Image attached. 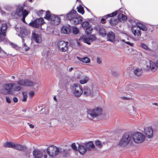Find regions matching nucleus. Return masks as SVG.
<instances>
[{
    "label": "nucleus",
    "mask_w": 158,
    "mask_h": 158,
    "mask_svg": "<svg viewBox=\"0 0 158 158\" xmlns=\"http://www.w3.org/2000/svg\"><path fill=\"white\" fill-rule=\"evenodd\" d=\"M83 21V18L81 16H77V15L71 21V23L74 25H77L81 24Z\"/></svg>",
    "instance_id": "16"
},
{
    "label": "nucleus",
    "mask_w": 158,
    "mask_h": 158,
    "mask_svg": "<svg viewBox=\"0 0 158 158\" xmlns=\"http://www.w3.org/2000/svg\"><path fill=\"white\" fill-rule=\"evenodd\" d=\"M125 44L130 45L131 47H133L134 45V44L131 43L129 41H127L125 42Z\"/></svg>",
    "instance_id": "54"
},
{
    "label": "nucleus",
    "mask_w": 158,
    "mask_h": 158,
    "mask_svg": "<svg viewBox=\"0 0 158 158\" xmlns=\"http://www.w3.org/2000/svg\"><path fill=\"white\" fill-rule=\"evenodd\" d=\"M117 11H115L114 12H113L110 14H108L106 15V16L108 17H114L117 15Z\"/></svg>",
    "instance_id": "45"
},
{
    "label": "nucleus",
    "mask_w": 158,
    "mask_h": 158,
    "mask_svg": "<svg viewBox=\"0 0 158 158\" xmlns=\"http://www.w3.org/2000/svg\"><path fill=\"white\" fill-rule=\"evenodd\" d=\"M107 41L112 42H114L115 41V35L113 32L112 31L109 32L107 34Z\"/></svg>",
    "instance_id": "18"
},
{
    "label": "nucleus",
    "mask_w": 158,
    "mask_h": 158,
    "mask_svg": "<svg viewBox=\"0 0 158 158\" xmlns=\"http://www.w3.org/2000/svg\"><path fill=\"white\" fill-rule=\"evenodd\" d=\"M6 35H4L3 33L0 31V42H4L6 43L9 41V40L5 37Z\"/></svg>",
    "instance_id": "32"
},
{
    "label": "nucleus",
    "mask_w": 158,
    "mask_h": 158,
    "mask_svg": "<svg viewBox=\"0 0 158 158\" xmlns=\"http://www.w3.org/2000/svg\"><path fill=\"white\" fill-rule=\"evenodd\" d=\"M78 150L80 153L82 155L84 154L86 152L87 150L84 143L78 145Z\"/></svg>",
    "instance_id": "22"
},
{
    "label": "nucleus",
    "mask_w": 158,
    "mask_h": 158,
    "mask_svg": "<svg viewBox=\"0 0 158 158\" xmlns=\"http://www.w3.org/2000/svg\"><path fill=\"white\" fill-rule=\"evenodd\" d=\"M72 90L74 96L77 97H79L83 94L81 86L79 84H74L72 87Z\"/></svg>",
    "instance_id": "7"
},
{
    "label": "nucleus",
    "mask_w": 158,
    "mask_h": 158,
    "mask_svg": "<svg viewBox=\"0 0 158 158\" xmlns=\"http://www.w3.org/2000/svg\"><path fill=\"white\" fill-rule=\"evenodd\" d=\"M83 91L84 95L86 96H93L94 95L93 88L91 86H85Z\"/></svg>",
    "instance_id": "10"
},
{
    "label": "nucleus",
    "mask_w": 158,
    "mask_h": 158,
    "mask_svg": "<svg viewBox=\"0 0 158 158\" xmlns=\"http://www.w3.org/2000/svg\"><path fill=\"white\" fill-rule=\"evenodd\" d=\"M71 31V27L70 25L64 26L61 29L62 33L65 34H69Z\"/></svg>",
    "instance_id": "19"
},
{
    "label": "nucleus",
    "mask_w": 158,
    "mask_h": 158,
    "mask_svg": "<svg viewBox=\"0 0 158 158\" xmlns=\"http://www.w3.org/2000/svg\"><path fill=\"white\" fill-rule=\"evenodd\" d=\"M60 151V148L54 145L49 146L47 149L48 154L50 158H53L58 154Z\"/></svg>",
    "instance_id": "3"
},
{
    "label": "nucleus",
    "mask_w": 158,
    "mask_h": 158,
    "mask_svg": "<svg viewBox=\"0 0 158 158\" xmlns=\"http://www.w3.org/2000/svg\"><path fill=\"white\" fill-rule=\"evenodd\" d=\"M87 150H91L95 147L92 141H89L88 142H85L84 143Z\"/></svg>",
    "instance_id": "21"
},
{
    "label": "nucleus",
    "mask_w": 158,
    "mask_h": 158,
    "mask_svg": "<svg viewBox=\"0 0 158 158\" xmlns=\"http://www.w3.org/2000/svg\"><path fill=\"white\" fill-rule=\"evenodd\" d=\"M72 148L75 150H77V148L75 143H73L71 144Z\"/></svg>",
    "instance_id": "50"
},
{
    "label": "nucleus",
    "mask_w": 158,
    "mask_h": 158,
    "mask_svg": "<svg viewBox=\"0 0 158 158\" xmlns=\"http://www.w3.org/2000/svg\"><path fill=\"white\" fill-rule=\"evenodd\" d=\"M35 84L33 82L28 79H25L24 86L31 87L33 86Z\"/></svg>",
    "instance_id": "31"
},
{
    "label": "nucleus",
    "mask_w": 158,
    "mask_h": 158,
    "mask_svg": "<svg viewBox=\"0 0 158 158\" xmlns=\"http://www.w3.org/2000/svg\"><path fill=\"white\" fill-rule=\"evenodd\" d=\"M109 23L111 25L114 26L115 25L118 23V20L116 19H115L114 18H112L110 19L109 21Z\"/></svg>",
    "instance_id": "36"
},
{
    "label": "nucleus",
    "mask_w": 158,
    "mask_h": 158,
    "mask_svg": "<svg viewBox=\"0 0 158 158\" xmlns=\"http://www.w3.org/2000/svg\"><path fill=\"white\" fill-rule=\"evenodd\" d=\"M6 100L7 102L10 103L11 102V101L10 98L8 97H6Z\"/></svg>",
    "instance_id": "55"
},
{
    "label": "nucleus",
    "mask_w": 158,
    "mask_h": 158,
    "mask_svg": "<svg viewBox=\"0 0 158 158\" xmlns=\"http://www.w3.org/2000/svg\"><path fill=\"white\" fill-rule=\"evenodd\" d=\"M5 54H6V52L3 50H2L0 47V57H1Z\"/></svg>",
    "instance_id": "49"
},
{
    "label": "nucleus",
    "mask_w": 158,
    "mask_h": 158,
    "mask_svg": "<svg viewBox=\"0 0 158 158\" xmlns=\"http://www.w3.org/2000/svg\"><path fill=\"white\" fill-rule=\"evenodd\" d=\"M132 139L135 143H141L143 142L145 139V136L139 132H136L134 133Z\"/></svg>",
    "instance_id": "5"
},
{
    "label": "nucleus",
    "mask_w": 158,
    "mask_h": 158,
    "mask_svg": "<svg viewBox=\"0 0 158 158\" xmlns=\"http://www.w3.org/2000/svg\"><path fill=\"white\" fill-rule=\"evenodd\" d=\"M35 93L34 91H31L29 93V96L31 98H32L34 95Z\"/></svg>",
    "instance_id": "52"
},
{
    "label": "nucleus",
    "mask_w": 158,
    "mask_h": 158,
    "mask_svg": "<svg viewBox=\"0 0 158 158\" xmlns=\"http://www.w3.org/2000/svg\"><path fill=\"white\" fill-rule=\"evenodd\" d=\"M27 47V45L25 43L23 44V47Z\"/></svg>",
    "instance_id": "64"
},
{
    "label": "nucleus",
    "mask_w": 158,
    "mask_h": 158,
    "mask_svg": "<svg viewBox=\"0 0 158 158\" xmlns=\"http://www.w3.org/2000/svg\"><path fill=\"white\" fill-rule=\"evenodd\" d=\"M35 20L36 21V22L38 25H39V27H40V26H41L44 23V19L42 18L36 19Z\"/></svg>",
    "instance_id": "34"
},
{
    "label": "nucleus",
    "mask_w": 158,
    "mask_h": 158,
    "mask_svg": "<svg viewBox=\"0 0 158 158\" xmlns=\"http://www.w3.org/2000/svg\"><path fill=\"white\" fill-rule=\"evenodd\" d=\"M135 74L137 76H139L141 75L143 73V70L139 68H136L134 71Z\"/></svg>",
    "instance_id": "29"
},
{
    "label": "nucleus",
    "mask_w": 158,
    "mask_h": 158,
    "mask_svg": "<svg viewBox=\"0 0 158 158\" xmlns=\"http://www.w3.org/2000/svg\"><path fill=\"white\" fill-rule=\"evenodd\" d=\"M77 44L79 47H81V44L78 41H77Z\"/></svg>",
    "instance_id": "60"
},
{
    "label": "nucleus",
    "mask_w": 158,
    "mask_h": 158,
    "mask_svg": "<svg viewBox=\"0 0 158 158\" xmlns=\"http://www.w3.org/2000/svg\"><path fill=\"white\" fill-rule=\"evenodd\" d=\"M87 117L90 120L100 116L102 113V110L101 108L97 107L95 109H89L87 110Z\"/></svg>",
    "instance_id": "1"
},
{
    "label": "nucleus",
    "mask_w": 158,
    "mask_h": 158,
    "mask_svg": "<svg viewBox=\"0 0 158 158\" xmlns=\"http://www.w3.org/2000/svg\"><path fill=\"white\" fill-rule=\"evenodd\" d=\"M121 98L123 100H129L130 99V98L126 97H122Z\"/></svg>",
    "instance_id": "56"
},
{
    "label": "nucleus",
    "mask_w": 158,
    "mask_h": 158,
    "mask_svg": "<svg viewBox=\"0 0 158 158\" xmlns=\"http://www.w3.org/2000/svg\"><path fill=\"white\" fill-rule=\"evenodd\" d=\"M76 58L78 60L85 63H89L90 62V59L87 57L81 58L79 56H77Z\"/></svg>",
    "instance_id": "26"
},
{
    "label": "nucleus",
    "mask_w": 158,
    "mask_h": 158,
    "mask_svg": "<svg viewBox=\"0 0 158 158\" xmlns=\"http://www.w3.org/2000/svg\"><path fill=\"white\" fill-rule=\"evenodd\" d=\"M32 37L37 43H39L41 42V38L39 35L33 33L32 34Z\"/></svg>",
    "instance_id": "25"
},
{
    "label": "nucleus",
    "mask_w": 158,
    "mask_h": 158,
    "mask_svg": "<svg viewBox=\"0 0 158 158\" xmlns=\"http://www.w3.org/2000/svg\"><path fill=\"white\" fill-rule=\"evenodd\" d=\"M24 5H19L17 7L15 14L19 17H22V20L24 23H26L25 19L28 14V12L27 10L24 9Z\"/></svg>",
    "instance_id": "2"
},
{
    "label": "nucleus",
    "mask_w": 158,
    "mask_h": 158,
    "mask_svg": "<svg viewBox=\"0 0 158 158\" xmlns=\"http://www.w3.org/2000/svg\"><path fill=\"white\" fill-rule=\"evenodd\" d=\"M73 32L74 34L77 35L78 34L79 32V30L77 27L73 28Z\"/></svg>",
    "instance_id": "46"
},
{
    "label": "nucleus",
    "mask_w": 158,
    "mask_h": 158,
    "mask_svg": "<svg viewBox=\"0 0 158 158\" xmlns=\"http://www.w3.org/2000/svg\"><path fill=\"white\" fill-rule=\"evenodd\" d=\"M52 15L51 14L50 12L49 11H47L46 12V14L44 18L46 19L50 20L51 18Z\"/></svg>",
    "instance_id": "35"
},
{
    "label": "nucleus",
    "mask_w": 158,
    "mask_h": 158,
    "mask_svg": "<svg viewBox=\"0 0 158 158\" xmlns=\"http://www.w3.org/2000/svg\"><path fill=\"white\" fill-rule=\"evenodd\" d=\"M95 144L96 146L99 148H101L102 147V145L101 142L99 140H97L95 141Z\"/></svg>",
    "instance_id": "43"
},
{
    "label": "nucleus",
    "mask_w": 158,
    "mask_h": 158,
    "mask_svg": "<svg viewBox=\"0 0 158 158\" xmlns=\"http://www.w3.org/2000/svg\"><path fill=\"white\" fill-rule=\"evenodd\" d=\"M131 135L128 132L125 133L123 135L122 138L120 140L119 145L125 146L128 144L131 139Z\"/></svg>",
    "instance_id": "4"
},
{
    "label": "nucleus",
    "mask_w": 158,
    "mask_h": 158,
    "mask_svg": "<svg viewBox=\"0 0 158 158\" xmlns=\"http://www.w3.org/2000/svg\"><path fill=\"white\" fill-rule=\"evenodd\" d=\"M50 22L51 24L54 25H58L60 23V19L59 16L52 14Z\"/></svg>",
    "instance_id": "13"
},
{
    "label": "nucleus",
    "mask_w": 158,
    "mask_h": 158,
    "mask_svg": "<svg viewBox=\"0 0 158 158\" xmlns=\"http://www.w3.org/2000/svg\"><path fill=\"white\" fill-rule=\"evenodd\" d=\"M137 27L139 28V30H141L144 31H146L147 30V28L144 25L140 23H137L136 26Z\"/></svg>",
    "instance_id": "30"
},
{
    "label": "nucleus",
    "mask_w": 158,
    "mask_h": 158,
    "mask_svg": "<svg viewBox=\"0 0 158 158\" xmlns=\"http://www.w3.org/2000/svg\"><path fill=\"white\" fill-rule=\"evenodd\" d=\"M136 28V26H133L131 27V30L134 35L136 37L139 38L141 36V33L140 30Z\"/></svg>",
    "instance_id": "17"
},
{
    "label": "nucleus",
    "mask_w": 158,
    "mask_h": 158,
    "mask_svg": "<svg viewBox=\"0 0 158 158\" xmlns=\"http://www.w3.org/2000/svg\"><path fill=\"white\" fill-rule=\"evenodd\" d=\"M77 13L75 10L73 9L65 15H61L60 16H63L65 19L69 20L71 23L75 16L77 15Z\"/></svg>",
    "instance_id": "9"
},
{
    "label": "nucleus",
    "mask_w": 158,
    "mask_h": 158,
    "mask_svg": "<svg viewBox=\"0 0 158 158\" xmlns=\"http://www.w3.org/2000/svg\"><path fill=\"white\" fill-rule=\"evenodd\" d=\"M44 11H43V10H41L39 12H38L37 13V14L41 16V15L42 14V13Z\"/></svg>",
    "instance_id": "57"
},
{
    "label": "nucleus",
    "mask_w": 158,
    "mask_h": 158,
    "mask_svg": "<svg viewBox=\"0 0 158 158\" xmlns=\"http://www.w3.org/2000/svg\"><path fill=\"white\" fill-rule=\"evenodd\" d=\"M147 67L151 69V71H154L156 69L157 67L155 63L152 61H149V64L147 65Z\"/></svg>",
    "instance_id": "24"
},
{
    "label": "nucleus",
    "mask_w": 158,
    "mask_h": 158,
    "mask_svg": "<svg viewBox=\"0 0 158 158\" xmlns=\"http://www.w3.org/2000/svg\"><path fill=\"white\" fill-rule=\"evenodd\" d=\"M94 29L97 31H98L99 34L102 37L106 36V32L104 27L98 25L95 27Z\"/></svg>",
    "instance_id": "14"
},
{
    "label": "nucleus",
    "mask_w": 158,
    "mask_h": 158,
    "mask_svg": "<svg viewBox=\"0 0 158 158\" xmlns=\"http://www.w3.org/2000/svg\"><path fill=\"white\" fill-rule=\"evenodd\" d=\"M15 143L12 142H7L5 143L4 146L5 147L14 148Z\"/></svg>",
    "instance_id": "33"
},
{
    "label": "nucleus",
    "mask_w": 158,
    "mask_h": 158,
    "mask_svg": "<svg viewBox=\"0 0 158 158\" xmlns=\"http://www.w3.org/2000/svg\"><path fill=\"white\" fill-rule=\"evenodd\" d=\"M101 21L103 22L102 23L103 24H104L106 23V20L105 19L103 18L101 19Z\"/></svg>",
    "instance_id": "59"
},
{
    "label": "nucleus",
    "mask_w": 158,
    "mask_h": 158,
    "mask_svg": "<svg viewBox=\"0 0 158 158\" xmlns=\"http://www.w3.org/2000/svg\"><path fill=\"white\" fill-rule=\"evenodd\" d=\"M96 38L94 35H91L89 38H87L85 37H82L80 38L79 40H81L83 41L84 43H87L89 45L91 44L90 42V41H95L96 40Z\"/></svg>",
    "instance_id": "12"
},
{
    "label": "nucleus",
    "mask_w": 158,
    "mask_h": 158,
    "mask_svg": "<svg viewBox=\"0 0 158 158\" xmlns=\"http://www.w3.org/2000/svg\"><path fill=\"white\" fill-rule=\"evenodd\" d=\"M97 61L98 63L99 64H100L102 63L101 58L99 57H98L97 58Z\"/></svg>",
    "instance_id": "53"
},
{
    "label": "nucleus",
    "mask_w": 158,
    "mask_h": 158,
    "mask_svg": "<svg viewBox=\"0 0 158 158\" xmlns=\"http://www.w3.org/2000/svg\"><path fill=\"white\" fill-rule=\"evenodd\" d=\"M144 133L148 138H152L153 135V131L152 127H148L144 129Z\"/></svg>",
    "instance_id": "15"
},
{
    "label": "nucleus",
    "mask_w": 158,
    "mask_h": 158,
    "mask_svg": "<svg viewBox=\"0 0 158 158\" xmlns=\"http://www.w3.org/2000/svg\"><path fill=\"white\" fill-rule=\"evenodd\" d=\"M140 46L141 47L143 48L146 50H147L150 51H152V50L151 49L148 48V46L142 43H141L140 44Z\"/></svg>",
    "instance_id": "40"
},
{
    "label": "nucleus",
    "mask_w": 158,
    "mask_h": 158,
    "mask_svg": "<svg viewBox=\"0 0 158 158\" xmlns=\"http://www.w3.org/2000/svg\"><path fill=\"white\" fill-rule=\"evenodd\" d=\"M68 42L63 40L59 41L57 44L58 50L62 52H66L68 49Z\"/></svg>",
    "instance_id": "8"
},
{
    "label": "nucleus",
    "mask_w": 158,
    "mask_h": 158,
    "mask_svg": "<svg viewBox=\"0 0 158 158\" xmlns=\"http://www.w3.org/2000/svg\"><path fill=\"white\" fill-rule=\"evenodd\" d=\"M13 101L15 102H17L18 101V99L16 97H14L13 98Z\"/></svg>",
    "instance_id": "58"
},
{
    "label": "nucleus",
    "mask_w": 158,
    "mask_h": 158,
    "mask_svg": "<svg viewBox=\"0 0 158 158\" xmlns=\"http://www.w3.org/2000/svg\"><path fill=\"white\" fill-rule=\"evenodd\" d=\"M21 89V87L19 86H18L15 87L14 90L15 91H18Z\"/></svg>",
    "instance_id": "48"
},
{
    "label": "nucleus",
    "mask_w": 158,
    "mask_h": 158,
    "mask_svg": "<svg viewBox=\"0 0 158 158\" xmlns=\"http://www.w3.org/2000/svg\"><path fill=\"white\" fill-rule=\"evenodd\" d=\"M15 85V83H8L5 84L3 86V89L1 93L5 95L12 94H13L12 89L13 87Z\"/></svg>",
    "instance_id": "6"
},
{
    "label": "nucleus",
    "mask_w": 158,
    "mask_h": 158,
    "mask_svg": "<svg viewBox=\"0 0 158 158\" xmlns=\"http://www.w3.org/2000/svg\"><path fill=\"white\" fill-rule=\"evenodd\" d=\"M26 48H25V50L26 51H27L29 49V47H26Z\"/></svg>",
    "instance_id": "62"
},
{
    "label": "nucleus",
    "mask_w": 158,
    "mask_h": 158,
    "mask_svg": "<svg viewBox=\"0 0 158 158\" xmlns=\"http://www.w3.org/2000/svg\"><path fill=\"white\" fill-rule=\"evenodd\" d=\"M15 29L16 30L18 31L19 30V28L18 27H17L16 26L15 27Z\"/></svg>",
    "instance_id": "63"
},
{
    "label": "nucleus",
    "mask_w": 158,
    "mask_h": 158,
    "mask_svg": "<svg viewBox=\"0 0 158 158\" xmlns=\"http://www.w3.org/2000/svg\"><path fill=\"white\" fill-rule=\"evenodd\" d=\"M118 20L120 22H124L127 19V17L123 14H119L118 15Z\"/></svg>",
    "instance_id": "28"
},
{
    "label": "nucleus",
    "mask_w": 158,
    "mask_h": 158,
    "mask_svg": "<svg viewBox=\"0 0 158 158\" xmlns=\"http://www.w3.org/2000/svg\"><path fill=\"white\" fill-rule=\"evenodd\" d=\"M29 25L31 27L36 28H38L39 27V25H38L37 24V23L36 22L35 20L29 23Z\"/></svg>",
    "instance_id": "37"
},
{
    "label": "nucleus",
    "mask_w": 158,
    "mask_h": 158,
    "mask_svg": "<svg viewBox=\"0 0 158 158\" xmlns=\"http://www.w3.org/2000/svg\"><path fill=\"white\" fill-rule=\"evenodd\" d=\"M27 147L24 145L15 143L14 148L21 151H25L27 149Z\"/></svg>",
    "instance_id": "23"
},
{
    "label": "nucleus",
    "mask_w": 158,
    "mask_h": 158,
    "mask_svg": "<svg viewBox=\"0 0 158 158\" xmlns=\"http://www.w3.org/2000/svg\"><path fill=\"white\" fill-rule=\"evenodd\" d=\"M89 24L88 21H84L81 24V26L83 28H87L88 26H89Z\"/></svg>",
    "instance_id": "44"
},
{
    "label": "nucleus",
    "mask_w": 158,
    "mask_h": 158,
    "mask_svg": "<svg viewBox=\"0 0 158 158\" xmlns=\"http://www.w3.org/2000/svg\"><path fill=\"white\" fill-rule=\"evenodd\" d=\"M22 94L23 95V99H22V101L26 102L27 98V94L26 92H24L22 93Z\"/></svg>",
    "instance_id": "42"
},
{
    "label": "nucleus",
    "mask_w": 158,
    "mask_h": 158,
    "mask_svg": "<svg viewBox=\"0 0 158 158\" xmlns=\"http://www.w3.org/2000/svg\"><path fill=\"white\" fill-rule=\"evenodd\" d=\"M92 30L93 28L91 27V26H89L86 28L85 31V33L88 35L90 34L91 33Z\"/></svg>",
    "instance_id": "39"
},
{
    "label": "nucleus",
    "mask_w": 158,
    "mask_h": 158,
    "mask_svg": "<svg viewBox=\"0 0 158 158\" xmlns=\"http://www.w3.org/2000/svg\"><path fill=\"white\" fill-rule=\"evenodd\" d=\"M33 154L35 158H41L43 153L42 152L38 149H35L33 152Z\"/></svg>",
    "instance_id": "20"
},
{
    "label": "nucleus",
    "mask_w": 158,
    "mask_h": 158,
    "mask_svg": "<svg viewBox=\"0 0 158 158\" xmlns=\"http://www.w3.org/2000/svg\"><path fill=\"white\" fill-rule=\"evenodd\" d=\"M17 84L21 86H24L25 85V79L19 80L17 82Z\"/></svg>",
    "instance_id": "41"
},
{
    "label": "nucleus",
    "mask_w": 158,
    "mask_h": 158,
    "mask_svg": "<svg viewBox=\"0 0 158 158\" xmlns=\"http://www.w3.org/2000/svg\"><path fill=\"white\" fill-rule=\"evenodd\" d=\"M7 26L6 24H2L0 28V31L3 33L4 35H6V32L7 31Z\"/></svg>",
    "instance_id": "27"
},
{
    "label": "nucleus",
    "mask_w": 158,
    "mask_h": 158,
    "mask_svg": "<svg viewBox=\"0 0 158 158\" xmlns=\"http://www.w3.org/2000/svg\"><path fill=\"white\" fill-rule=\"evenodd\" d=\"M60 151L59 152L63 154L66 155L67 153V152L66 150L64 149H62L61 148H60Z\"/></svg>",
    "instance_id": "47"
},
{
    "label": "nucleus",
    "mask_w": 158,
    "mask_h": 158,
    "mask_svg": "<svg viewBox=\"0 0 158 158\" xmlns=\"http://www.w3.org/2000/svg\"><path fill=\"white\" fill-rule=\"evenodd\" d=\"M29 127L31 128H33L34 127V126L31 124H30L29 125Z\"/></svg>",
    "instance_id": "61"
},
{
    "label": "nucleus",
    "mask_w": 158,
    "mask_h": 158,
    "mask_svg": "<svg viewBox=\"0 0 158 158\" xmlns=\"http://www.w3.org/2000/svg\"><path fill=\"white\" fill-rule=\"evenodd\" d=\"M6 43H8L10 44L12 47L14 48H16L17 47V45L14 44H13L12 43L10 42L9 41H9L8 42H7Z\"/></svg>",
    "instance_id": "51"
},
{
    "label": "nucleus",
    "mask_w": 158,
    "mask_h": 158,
    "mask_svg": "<svg viewBox=\"0 0 158 158\" xmlns=\"http://www.w3.org/2000/svg\"><path fill=\"white\" fill-rule=\"evenodd\" d=\"M77 78L80 79V83L81 84L87 83L89 80V77L83 74H80L77 76Z\"/></svg>",
    "instance_id": "11"
},
{
    "label": "nucleus",
    "mask_w": 158,
    "mask_h": 158,
    "mask_svg": "<svg viewBox=\"0 0 158 158\" xmlns=\"http://www.w3.org/2000/svg\"><path fill=\"white\" fill-rule=\"evenodd\" d=\"M77 11L79 13L81 14L82 15L84 14L85 11L83 8L80 5V6L77 7Z\"/></svg>",
    "instance_id": "38"
}]
</instances>
